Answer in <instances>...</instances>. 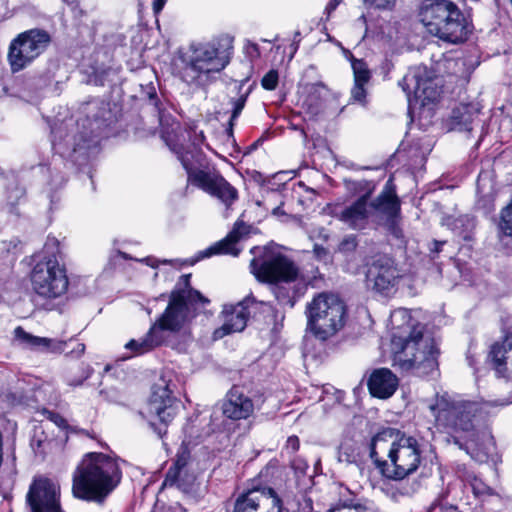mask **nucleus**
<instances>
[{
  "instance_id": "f257e3e1",
  "label": "nucleus",
  "mask_w": 512,
  "mask_h": 512,
  "mask_svg": "<svg viewBox=\"0 0 512 512\" xmlns=\"http://www.w3.org/2000/svg\"><path fill=\"white\" fill-rule=\"evenodd\" d=\"M496 405L506 403L472 401L443 393L436 395L429 409L436 428L449 435L448 441H452L475 461L483 463L494 450V440L490 433L476 430L475 421Z\"/></svg>"
},
{
  "instance_id": "f03ea898",
  "label": "nucleus",
  "mask_w": 512,
  "mask_h": 512,
  "mask_svg": "<svg viewBox=\"0 0 512 512\" xmlns=\"http://www.w3.org/2000/svg\"><path fill=\"white\" fill-rule=\"evenodd\" d=\"M393 334L391 350L393 366L401 371H413L418 376L429 375L438 369L439 349L433 337L423 333L410 312L398 308L390 315Z\"/></svg>"
},
{
  "instance_id": "7ed1b4c3",
  "label": "nucleus",
  "mask_w": 512,
  "mask_h": 512,
  "mask_svg": "<svg viewBox=\"0 0 512 512\" xmlns=\"http://www.w3.org/2000/svg\"><path fill=\"white\" fill-rule=\"evenodd\" d=\"M191 274L182 275L171 292L168 306L141 338L132 339L125 344L134 355L148 353L164 345L169 334L177 333L195 316L199 305L209 303L199 291L190 286Z\"/></svg>"
},
{
  "instance_id": "20e7f679",
  "label": "nucleus",
  "mask_w": 512,
  "mask_h": 512,
  "mask_svg": "<svg viewBox=\"0 0 512 512\" xmlns=\"http://www.w3.org/2000/svg\"><path fill=\"white\" fill-rule=\"evenodd\" d=\"M374 187L368 189L353 202L344 205L332 203L324 207L323 211L351 230H364L370 224L384 225L396 236L399 235L397 219L400 214V200L396 194L392 179H389L381 193L371 201Z\"/></svg>"
},
{
  "instance_id": "39448f33",
  "label": "nucleus",
  "mask_w": 512,
  "mask_h": 512,
  "mask_svg": "<svg viewBox=\"0 0 512 512\" xmlns=\"http://www.w3.org/2000/svg\"><path fill=\"white\" fill-rule=\"evenodd\" d=\"M393 428L377 433L370 443V458L381 474L392 480H403L414 474L422 461L418 440L401 435Z\"/></svg>"
},
{
  "instance_id": "423d86ee",
  "label": "nucleus",
  "mask_w": 512,
  "mask_h": 512,
  "mask_svg": "<svg viewBox=\"0 0 512 512\" xmlns=\"http://www.w3.org/2000/svg\"><path fill=\"white\" fill-rule=\"evenodd\" d=\"M121 477V469L114 458L103 453H88L74 473L72 491L79 499L102 502L118 486Z\"/></svg>"
},
{
  "instance_id": "0eeeda50",
  "label": "nucleus",
  "mask_w": 512,
  "mask_h": 512,
  "mask_svg": "<svg viewBox=\"0 0 512 512\" xmlns=\"http://www.w3.org/2000/svg\"><path fill=\"white\" fill-rule=\"evenodd\" d=\"M418 16L427 33L451 44L466 41L472 32L471 22L449 0H424Z\"/></svg>"
},
{
  "instance_id": "6e6552de",
  "label": "nucleus",
  "mask_w": 512,
  "mask_h": 512,
  "mask_svg": "<svg viewBox=\"0 0 512 512\" xmlns=\"http://www.w3.org/2000/svg\"><path fill=\"white\" fill-rule=\"evenodd\" d=\"M59 254L58 239L48 237L43 250L33 256L30 282L33 291L43 298H58L68 289L69 280L66 268L59 262Z\"/></svg>"
},
{
  "instance_id": "1a4fd4ad",
  "label": "nucleus",
  "mask_w": 512,
  "mask_h": 512,
  "mask_svg": "<svg viewBox=\"0 0 512 512\" xmlns=\"http://www.w3.org/2000/svg\"><path fill=\"white\" fill-rule=\"evenodd\" d=\"M305 315L307 330L317 339L326 341L344 327L347 308L338 295L321 292L306 304Z\"/></svg>"
},
{
  "instance_id": "9d476101",
  "label": "nucleus",
  "mask_w": 512,
  "mask_h": 512,
  "mask_svg": "<svg viewBox=\"0 0 512 512\" xmlns=\"http://www.w3.org/2000/svg\"><path fill=\"white\" fill-rule=\"evenodd\" d=\"M180 75L187 84L203 86L210 74L221 72L229 63V55L215 43H193L181 52Z\"/></svg>"
},
{
  "instance_id": "9b49d317",
  "label": "nucleus",
  "mask_w": 512,
  "mask_h": 512,
  "mask_svg": "<svg viewBox=\"0 0 512 512\" xmlns=\"http://www.w3.org/2000/svg\"><path fill=\"white\" fill-rule=\"evenodd\" d=\"M164 140L170 149L177 155L187 172L188 185L191 184L207 194L219 199L229 208L237 199L238 192L219 172L193 168V163L198 162L200 156L197 151H183L179 144L172 143L165 135Z\"/></svg>"
},
{
  "instance_id": "f8f14e48",
  "label": "nucleus",
  "mask_w": 512,
  "mask_h": 512,
  "mask_svg": "<svg viewBox=\"0 0 512 512\" xmlns=\"http://www.w3.org/2000/svg\"><path fill=\"white\" fill-rule=\"evenodd\" d=\"M250 268L259 281L276 285L274 293L280 302H290L289 294L282 293L279 284L297 279L299 271L292 260L279 252L266 249L262 258L252 259Z\"/></svg>"
},
{
  "instance_id": "ddd939ff",
  "label": "nucleus",
  "mask_w": 512,
  "mask_h": 512,
  "mask_svg": "<svg viewBox=\"0 0 512 512\" xmlns=\"http://www.w3.org/2000/svg\"><path fill=\"white\" fill-rule=\"evenodd\" d=\"M172 373L163 371L153 383L146 415L154 431L162 436L166 427L176 416L178 405L171 389Z\"/></svg>"
},
{
  "instance_id": "4468645a",
  "label": "nucleus",
  "mask_w": 512,
  "mask_h": 512,
  "mask_svg": "<svg viewBox=\"0 0 512 512\" xmlns=\"http://www.w3.org/2000/svg\"><path fill=\"white\" fill-rule=\"evenodd\" d=\"M51 42L50 35L40 29H31L19 34L9 46L8 62L13 73L29 66L42 54Z\"/></svg>"
},
{
  "instance_id": "2eb2a0df",
  "label": "nucleus",
  "mask_w": 512,
  "mask_h": 512,
  "mask_svg": "<svg viewBox=\"0 0 512 512\" xmlns=\"http://www.w3.org/2000/svg\"><path fill=\"white\" fill-rule=\"evenodd\" d=\"M399 85L406 93L409 102L413 95L414 99L420 101L422 105L435 102L441 92L439 79L426 66L422 65L411 68Z\"/></svg>"
},
{
  "instance_id": "dca6fc26",
  "label": "nucleus",
  "mask_w": 512,
  "mask_h": 512,
  "mask_svg": "<svg viewBox=\"0 0 512 512\" xmlns=\"http://www.w3.org/2000/svg\"><path fill=\"white\" fill-rule=\"evenodd\" d=\"M282 500L270 487L252 486L236 499L234 512H282Z\"/></svg>"
},
{
  "instance_id": "f3484780",
  "label": "nucleus",
  "mask_w": 512,
  "mask_h": 512,
  "mask_svg": "<svg viewBox=\"0 0 512 512\" xmlns=\"http://www.w3.org/2000/svg\"><path fill=\"white\" fill-rule=\"evenodd\" d=\"M32 512H63L60 506V487L46 477L35 478L27 493Z\"/></svg>"
},
{
  "instance_id": "a211bd4d",
  "label": "nucleus",
  "mask_w": 512,
  "mask_h": 512,
  "mask_svg": "<svg viewBox=\"0 0 512 512\" xmlns=\"http://www.w3.org/2000/svg\"><path fill=\"white\" fill-rule=\"evenodd\" d=\"M254 302V298L247 296L235 305H225L221 313L223 324L213 332V338L218 340L228 334L243 331Z\"/></svg>"
},
{
  "instance_id": "6ab92c4d",
  "label": "nucleus",
  "mask_w": 512,
  "mask_h": 512,
  "mask_svg": "<svg viewBox=\"0 0 512 512\" xmlns=\"http://www.w3.org/2000/svg\"><path fill=\"white\" fill-rule=\"evenodd\" d=\"M195 480L196 475L192 468L190 452L186 447H181L173 465L167 471L163 486H175L183 492H189Z\"/></svg>"
},
{
  "instance_id": "aec40b11",
  "label": "nucleus",
  "mask_w": 512,
  "mask_h": 512,
  "mask_svg": "<svg viewBox=\"0 0 512 512\" xmlns=\"http://www.w3.org/2000/svg\"><path fill=\"white\" fill-rule=\"evenodd\" d=\"M399 273L394 262L387 257L375 260L367 271V281L372 289L382 294H389L396 286Z\"/></svg>"
},
{
  "instance_id": "412c9836",
  "label": "nucleus",
  "mask_w": 512,
  "mask_h": 512,
  "mask_svg": "<svg viewBox=\"0 0 512 512\" xmlns=\"http://www.w3.org/2000/svg\"><path fill=\"white\" fill-rule=\"evenodd\" d=\"M488 359L499 377L512 378V333L490 346Z\"/></svg>"
},
{
  "instance_id": "4be33fe9",
  "label": "nucleus",
  "mask_w": 512,
  "mask_h": 512,
  "mask_svg": "<svg viewBox=\"0 0 512 512\" xmlns=\"http://www.w3.org/2000/svg\"><path fill=\"white\" fill-rule=\"evenodd\" d=\"M254 409L253 400L236 387L228 392L222 404L223 414L232 420L247 419L253 414Z\"/></svg>"
},
{
  "instance_id": "5701e85b",
  "label": "nucleus",
  "mask_w": 512,
  "mask_h": 512,
  "mask_svg": "<svg viewBox=\"0 0 512 512\" xmlns=\"http://www.w3.org/2000/svg\"><path fill=\"white\" fill-rule=\"evenodd\" d=\"M368 389L373 397L390 398L398 387V378L387 368L374 370L368 379Z\"/></svg>"
},
{
  "instance_id": "b1692460",
  "label": "nucleus",
  "mask_w": 512,
  "mask_h": 512,
  "mask_svg": "<svg viewBox=\"0 0 512 512\" xmlns=\"http://www.w3.org/2000/svg\"><path fill=\"white\" fill-rule=\"evenodd\" d=\"M248 233V226L243 222H236L233 230L221 241L199 253V258H206L216 254H230L237 256L240 249L237 243L241 237Z\"/></svg>"
},
{
  "instance_id": "393cba45",
  "label": "nucleus",
  "mask_w": 512,
  "mask_h": 512,
  "mask_svg": "<svg viewBox=\"0 0 512 512\" xmlns=\"http://www.w3.org/2000/svg\"><path fill=\"white\" fill-rule=\"evenodd\" d=\"M15 340L24 348L37 351L61 352L64 350V342L46 337L34 336L26 332L22 327L14 330Z\"/></svg>"
},
{
  "instance_id": "a878e982",
  "label": "nucleus",
  "mask_w": 512,
  "mask_h": 512,
  "mask_svg": "<svg viewBox=\"0 0 512 512\" xmlns=\"http://www.w3.org/2000/svg\"><path fill=\"white\" fill-rule=\"evenodd\" d=\"M478 115V109L472 104H460L452 110L450 119L452 129L470 131L471 124Z\"/></svg>"
},
{
  "instance_id": "bb28decb",
  "label": "nucleus",
  "mask_w": 512,
  "mask_h": 512,
  "mask_svg": "<svg viewBox=\"0 0 512 512\" xmlns=\"http://www.w3.org/2000/svg\"><path fill=\"white\" fill-rule=\"evenodd\" d=\"M307 96L304 100V105L311 111L317 113L326 96L327 89L321 83H313L306 86Z\"/></svg>"
},
{
  "instance_id": "cd10ccee",
  "label": "nucleus",
  "mask_w": 512,
  "mask_h": 512,
  "mask_svg": "<svg viewBox=\"0 0 512 512\" xmlns=\"http://www.w3.org/2000/svg\"><path fill=\"white\" fill-rule=\"evenodd\" d=\"M52 439L46 434L42 424L34 426L31 447L35 454L45 455L52 447Z\"/></svg>"
},
{
  "instance_id": "c85d7f7f",
  "label": "nucleus",
  "mask_w": 512,
  "mask_h": 512,
  "mask_svg": "<svg viewBox=\"0 0 512 512\" xmlns=\"http://www.w3.org/2000/svg\"><path fill=\"white\" fill-rule=\"evenodd\" d=\"M329 512H381L379 508L371 501L357 503L355 505L340 504L332 507Z\"/></svg>"
},
{
  "instance_id": "c756f323",
  "label": "nucleus",
  "mask_w": 512,
  "mask_h": 512,
  "mask_svg": "<svg viewBox=\"0 0 512 512\" xmlns=\"http://www.w3.org/2000/svg\"><path fill=\"white\" fill-rule=\"evenodd\" d=\"M351 65L354 74V83L367 85L371 78V73L367 67V64L363 60L353 58Z\"/></svg>"
},
{
  "instance_id": "7c9ffc66",
  "label": "nucleus",
  "mask_w": 512,
  "mask_h": 512,
  "mask_svg": "<svg viewBox=\"0 0 512 512\" xmlns=\"http://www.w3.org/2000/svg\"><path fill=\"white\" fill-rule=\"evenodd\" d=\"M471 487L474 495L483 500L487 497L498 496V494L491 487H489L479 478L473 479L471 482Z\"/></svg>"
},
{
  "instance_id": "2f4dec72",
  "label": "nucleus",
  "mask_w": 512,
  "mask_h": 512,
  "mask_svg": "<svg viewBox=\"0 0 512 512\" xmlns=\"http://www.w3.org/2000/svg\"><path fill=\"white\" fill-rule=\"evenodd\" d=\"M278 81H279L278 71L272 69L263 76V78L261 80V85L264 89L272 91V90L276 89V87L278 85Z\"/></svg>"
},
{
  "instance_id": "473e14b6",
  "label": "nucleus",
  "mask_w": 512,
  "mask_h": 512,
  "mask_svg": "<svg viewBox=\"0 0 512 512\" xmlns=\"http://www.w3.org/2000/svg\"><path fill=\"white\" fill-rule=\"evenodd\" d=\"M366 84L354 83L351 90V100L361 105L366 104Z\"/></svg>"
},
{
  "instance_id": "72a5a7b5",
  "label": "nucleus",
  "mask_w": 512,
  "mask_h": 512,
  "mask_svg": "<svg viewBox=\"0 0 512 512\" xmlns=\"http://www.w3.org/2000/svg\"><path fill=\"white\" fill-rule=\"evenodd\" d=\"M357 247V238L354 235H348L340 242L338 250L341 253L349 254Z\"/></svg>"
},
{
  "instance_id": "f704fd0d",
  "label": "nucleus",
  "mask_w": 512,
  "mask_h": 512,
  "mask_svg": "<svg viewBox=\"0 0 512 512\" xmlns=\"http://www.w3.org/2000/svg\"><path fill=\"white\" fill-rule=\"evenodd\" d=\"M247 100V94L241 95L235 100H232L233 111L230 118V125H233V121L238 118L241 114Z\"/></svg>"
},
{
  "instance_id": "c9c22d12",
  "label": "nucleus",
  "mask_w": 512,
  "mask_h": 512,
  "mask_svg": "<svg viewBox=\"0 0 512 512\" xmlns=\"http://www.w3.org/2000/svg\"><path fill=\"white\" fill-rule=\"evenodd\" d=\"M365 2L376 9L384 10L391 9L395 5L396 0H365Z\"/></svg>"
},
{
  "instance_id": "e433bc0d",
  "label": "nucleus",
  "mask_w": 512,
  "mask_h": 512,
  "mask_svg": "<svg viewBox=\"0 0 512 512\" xmlns=\"http://www.w3.org/2000/svg\"><path fill=\"white\" fill-rule=\"evenodd\" d=\"M428 512H460L454 506H442L439 504H433Z\"/></svg>"
},
{
  "instance_id": "4c0bfd02",
  "label": "nucleus",
  "mask_w": 512,
  "mask_h": 512,
  "mask_svg": "<svg viewBox=\"0 0 512 512\" xmlns=\"http://www.w3.org/2000/svg\"><path fill=\"white\" fill-rule=\"evenodd\" d=\"M300 442L297 436H290L286 441V448L292 453L299 449Z\"/></svg>"
},
{
  "instance_id": "58836bf2",
  "label": "nucleus",
  "mask_w": 512,
  "mask_h": 512,
  "mask_svg": "<svg viewBox=\"0 0 512 512\" xmlns=\"http://www.w3.org/2000/svg\"><path fill=\"white\" fill-rule=\"evenodd\" d=\"M167 0H153L152 2V9H153V12L154 14H159L162 9L164 8L165 4H166Z\"/></svg>"
},
{
  "instance_id": "ea45409f",
  "label": "nucleus",
  "mask_w": 512,
  "mask_h": 512,
  "mask_svg": "<svg viewBox=\"0 0 512 512\" xmlns=\"http://www.w3.org/2000/svg\"><path fill=\"white\" fill-rule=\"evenodd\" d=\"M141 262H144L146 265H148L152 268L158 267V265L160 263V261L154 257H146V258L142 259Z\"/></svg>"
},
{
  "instance_id": "a19ab883",
  "label": "nucleus",
  "mask_w": 512,
  "mask_h": 512,
  "mask_svg": "<svg viewBox=\"0 0 512 512\" xmlns=\"http://www.w3.org/2000/svg\"><path fill=\"white\" fill-rule=\"evenodd\" d=\"M341 1L342 0H330L326 6V12L330 14L332 11L336 9V7L339 5Z\"/></svg>"
},
{
  "instance_id": "79ce46f5",
  "label": "nucleus",
  "mask_w": 512,
  "mask_h": 512,
  "mask_svg": "<svg viewBox=\"0 0 512 512\" xmlns=\"http://www.w3.org/2000/svg\"><path fill=\"white\" fill-rule=\"evenodd\" d=\"M444 243L445 242L434 241L433 242L434 247L431 249V251L438 253L441 250V247Z\"/></svg>"
},
{
  "instance_id": "37998d69",
  "label": "nucleus",
  "mask_w": 512,
  "mask_h": 512,
  "mask_svg": "<svg viewBox=\"0 0 512 512\" xmlns=\"http://www.w3.org/2000/svg\"><path fill=\"white\" fill-rule=\"evenodd\" d=\"M84 351H85V345H84V344H82V343H78V344H77V348H76V353H77V355H81V354H83V353H84Z\"/></svg>"
},
{
  "instance_id": "c03bdc74",
  "label": "nucleus",
  "mask_w": 512,
  "mask_h": 512,
  "mask_svg": "<svg viewBox=\"0 0 512 512\" xmlns=\"http://www.w3.org/2000/svg\"><path fill=\"white\" fill-rule=\"evenodd\" d=\"M69 384H70V385H73V386L81 385V384H82V380L77 381V382H75V383H74V382H70Z\"/></svg>"
},
{
  "instance_id": "a18cd8bd",
  "label": "nucleus",
  "mask_w": 512,
  "mask_h": 512,
  "mask_svg": "<svg viewBox=\"0 0 512 512\" xmlns=\"http://www.w3.org/2000/svg\"><path fill=\"white\" fill-rule=\"evenodd\" d=\"M49 415H50L51 417H54V414H53L52 412H49ZM55 417H56V418H59V417H58V416H56V415H55ZM51 419L57 423L56 419H54V418H51Z\"/></svg>"
}]
</instances>
